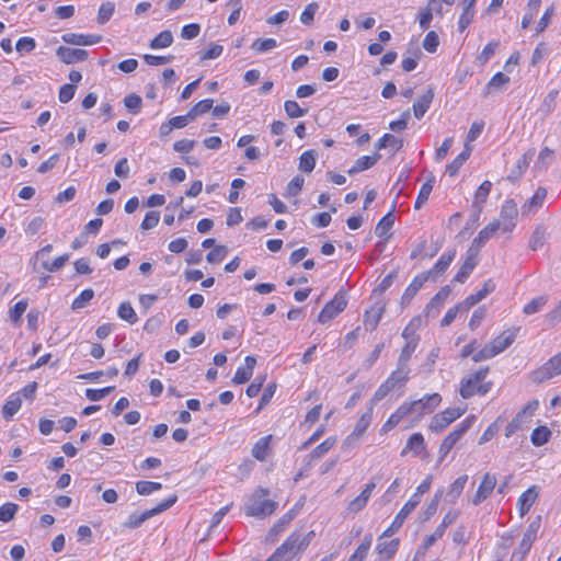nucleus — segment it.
I'll use <instances>...</instances> for the list:
<instances>
[{
    "mask_svg": "<svg viewBox=\"0 0 561 561\" xmlns=\"http://www.w3.org/2000/svg\"><path fill=\"white\" fill-rule=\"evenodd\" d=\"M472 151V147L470 145L465 144V148L462 152H460L449 164L446 167V172L450 176H455L462 164L468 160Z\"/></svg>",
    "mask_w": 561,
    "mask_h": 561,
    "instance_id": "obj_32",
    "label": "nucleus"
},
{
    "mask_svg": "<svg viewBox=\"0 0 561 561\" xmlns=\"http://www.w3.org/2000/svg\"><path fill=\"white\" fill-rule=\"evenodd\" d=\"M548 302V296L541 295L531 299L527 305L524 306L523 312L527 316L537 313Z\"/></svg>",
    "mask_w": 561,
    "mask_h": 561,
    "instance_id": "obj_50",
    "label": "nucleus"
},
{
    "mask_svg": "<svg viewBox=\"0 0 561 561\" xmlns=\"http://www.w3.org/2000/svg\"><path fill=\"white\" fill-rule=\"evenodd\" d=\"M537 496L538 492L536 486H530L518 497L517 504L520 516H524L529 512L530 507L536 502Z\"/></svg>",
    "mask_w": 561,
    "mask_h": 561,
    "instance_id": "obj_30",
    "label": "nucleus"
},
{
    "mask_svg": "<svg viewBox=\"0 0 561 561\" xmlns=\"http://www.w3.org/2000/svg\"><path fill=\"white\" fill-rule=\"evenodd\" d=\"M317 161V152L314 150H307L302 152L299 158V169L304 172L310 173L314 167Z\"/></svg>",
    "mask_w": 561,
    "mask_h": 561,
    "instance_id": "obj_47",
    "label": "nucleus"
},
{
    "mask_svg": "<svg viewBox=\"0 0 561 561\" xmlns=\"http://www.w3.org/2000/svg\"><path fill=\"white\" fill-rule=\"evenodd\" d=\"M377 149L391 148L393 152L399 151L403 147V140L392 134H385L376 145Z\"/></svg>",
    "mask_w": 561,
    "mask_h": 561,
    "instance_id": "obj_41",
    "label": "nucleus"
},
{
    "mask_svg": "<svg viewBox=\"0 0 561 561\" xmlns=\"http://www.w3.org/2000/svg\"><path fill=\"white\" fill-rule=\"evenodd\" d=\"M552 432L547 426H538L530 434V442L534 446L540 447L549 442Z\"/></svg>",
    "mask_w": 561,
    "mask_h": 561,
    "instance_id": "obj_39",
    "label": "nucleus"
},
{
    "mask_svg": "<svg viewBox=\"0 0 561 561\" xmlns=\"http://www.w3.org/2000/svg\"><path fill=\"white\" fill-rule=\"evenodd\" d=\"M496 477L493 473L486 472L480 485L478 486V490L473 497L471 499V502L473 505H479L483 501H485L493 492V490L496 486Z\"/></svg>",
    "mask_w": 561,
    "mask_h": 561,
    "instance_id": "obj_13",
    "label": "nucleus"
},
{
    "mask_svg": "<svg viewBox=\"0 0 561 561\" xmlns=\"http://www.w3.org/2000/svg\"><path fill=\"white\" fill-rule=\"evenodd\" d=\"M270 490L264 488H257L251 496L248 499L244 505V512L248 516H254L264 518L274 513L277 507V503L273 500L267 499Z\"/></svg>",
    "mask_w": 561,
    "mask_h": 561,
    "instance_id": "obj_3",
    "label": "nucleus"
},
{
    "mask_svg": "<svg viewBox=\"0 0 561 561\" xmlns=\"http://www.w3.org/2000/svg\"><path fill=\"white\" fill-rule=\"evenodd\" d=\"M214 101L211 99H205L196 103L188 112L191 114L190 117H193L194 119L203 115L207 112H209L213 108Z\"/></svg>",
    "mask_w": 561,
    "mask_h": 561,
    "instance_id": "obj_57",
    "label": "nucleus"
},
{
    "mask_svg": "<svg viewBox=\"0 0 561 561\" xmlns=\"http://www.w3.org/2000/svg\"><path fill=\"white\" fill-rule=\"evenodd\" d=\"M277 46V42L274 38H256L252 45L251 49L257 51V53H266L268 50H272Z\"/></svg>",
    "mask_w": 561,
    "mask_h": 561,
    "instance_id": "obj_55",
    "label": "nucleus"
},
{
    "mask_svg": "<svg viewBox=\"0 0 561 561\" xmlns=\"http://www.w3.org/2000/svg\"><path fill=\"white\" fill-rule=\"evenodd\" d=\"M22 401L19 394H12L2 408V416L10 420L21 408Z\"/></svg>",
    "mask_w": 561,
    "mask_h": 561,
    "instance_id": "obj_45",
    "label": "nucleus"
},
{
    "mask_svg": "<svg viewBox=\"0 0 561 561\" xmlns=\"http://www.w3.org/2000/svg\"><path fill=\"white\" fill-rule=\"evenodd\" d=\"M434 99V89L428 87L427 90L413 103V114L417 119H421Z\"/></svg>",
    "mask_w": 561,
    "mask_h": 561,
    "instance_id": "obj_21",
    "label": "nucleus"
},
{
    "mask_svg": "<svg viewBox=\"0 0 561 561\" xmlns=\"http://www.w3.org/2000/svg\"><path fill=\"white\" fill-rule=\"evenodd\" d=\"M519 327L511 328L502 332L499 336L489 342L484 347L478 351L473 356L472 360L479 363L492 358L500 353L504 352L515 341Z\"/></svg>",
    "mask_w": 561,
    "mask_h": 561,
    "instance_id": "obj_2",
    "label": "nucleus"
},
{
    "mask_svg": "<svg viewBox=\"0 0 561 561\" xmlns=\"http://www.w3.org/2000/svg\"><path fill=\"white\" fill-rule=\"evenodd\" d=\"M19 511V505L12 502H8L0 506V522L9 523L11 522L16 512Z\"/></svg>",
    "mask_w": 561,
    "mask_h": 561,
    "instance_id": "obj_54",
    "label": "nucleus"
},
{
    "mask_svg": "<svg viewBox=\"0 0 561 561\" xmlns=\"http://www.w3.org/2000/svg\"><path fill=\"white\" fill-rule=\"evenodd\" d=\"M477 251H473L472 248H469L463 264L460 266L459 271L454 277L455 282L463 283L469 277L473 268L477 266Z\"/></svg>",
    "mask_w": 561,
    "mask_h": 561,
    "instance_id": "obj_19",
    "label": "nucleus"
},
{
    "mask_svg": "<svg viewBox=\"0 0 561 561\" xmlns=\"http://www.w3.org/2000/svg\"><path fill=\"white\" fill-rule=\"evenodd\" d=\"M336 438L328 437L320 445H318L309 455V465L313 460L321 459L324 455L335 445Z\"/></svg>",
    "mask_w": 561,
    "mask_h": 561,
    "instance_id": "obj_40",
    "label": "nucleus"
},
{
    "mask_svg": "<svg viewBox=\"0 0 561 561\" xmlns=\"http://www.w3.org/2000/svg\"><path fill=\"white\" fill-rule=\"evenodd\" d=\"M435 179L432 176L426 182L423 183L421 186V190L419 192V195L416 197L414 207L416 209H420L428 199L431 192L434 186Z\"/></svg>",
    "mask_w": 561,
    "mask_h": 561,
    "instance_id": "obj_48",
    "label": "nucleus"
},
{
    "mask_svg": "<svg viewBox=\"0 0 561 561\" xmlns=\"http://www.w3.org/2000/svg\"><path fill=\"white\" fill-rule=\"evenodd\" d=\"M410 374V368L407 365H401L397 363V369L391 373V375L386 379L390 381V385L396 388L398 385H403L408 381Z\"/></svg>",
    "mask_w": 561,
    "mask_h": 561,
    "instance_id": "obj_34",
    "label": "nucleus"
},
{
    "mask_svg": "<svg viewBox=\"0 0 561 561\" xmlns=\"http://www.w3.org/2000/svg\"><path fill=\"white\" fill-rule=\"evenodd\" d=\"M439 45V38L436 32L431 31L426 34L423 41V47L428 53H435Z\"/></svg>",
    "mask_w": 561,
    "mask_h": 561,
    "instance_id": "obj_63",
    "label": "nucleus"
},
{
    "mask_svg": "<svg viewBox=\"0 0 561 561\" xmlns=\"http://www.w3.org/2000/svg\"><path fill=\"white\" fill-rule=\"evenodd\" d=\"M468 481V476L462 474L458 477L448 488L447 496L450 497L451 502H455L462 493Z\"/></svg>",
    "mask_w": 561,
    "mask_h": 561,
    "instance_id": "obj_46",
    "label": "nucleus"
},
{
    "mask_svg": "<svg viewBox=\"0 0 561 561\" xmlns=\"http://www.w3.org/2000/svg\"><path fill=\"white\" fill-rule=\"evenodd\" d=\"M546 197L547 190L545 187H538L535 194L522 206V216H530L535 214L542 207Z\"/></svg>",
    "mask_w": 561,
    "mask_h": 561,
    "instance_id": "obj_15",
    "label": "nucleus"
},
{
    "mask_svg": "<svg viewBox=\"0 0 561 561\" xmlns=\"http://www.w3.org/2000/svg\"><path fill=\"white\" fill-rule=\"evenodd\" d=\"M508 82L510 78L502 72L495 73L486 84L488 93H490L492 90H500Z\"/></svg>",
    "mask_w": 561,
    "mask_h": 561,
    "instance_id": "obj_60",
    "label": "nucleus"
},
{
    "mask_svg": "<svg viewBox=\"0 0 561 561\" xmlns=\"http://www.w3.org/2000/svg\"><path fill=\"white\" fill-rule=\"evenodd\" d=\"M465 408H448L432 417L428 428L433 433H442L454 421L459 419L465 413Z\"/></svg>",
    "mask_w": 561,
    "mask_h": 561,
    "instance_id": "obj_7",
    "label": "nucleus"
},
{
    "mask_svg": "<svg viewBox=\"0 0 561 561\" xmlns=\"http://www.w3.org/2000/svg\"><path fill=\"white\" fill-rule=\"evenodd\" d=\"M474 421V415L468 416L443 439L438 450L439 460H443L447 456V454L453 449V447L461 438V436L472 426Z\"/></svg>",
    "mask_w": 561,
    "mask_h": 561,
    "instance_id": "obj_6",
    "label": "nucleus"
},
{
    "mask_svg": "<svg viewBox=\"0 0 561 561\" xmlns=\"http://www.w3.org/2000/svg\"><path fill=\"white\" fill-rule=\"evenodd\" d=\"M313 531H309L306 535L293 533L265 561H287L294 559L300 552L305 551L309 546Z\"/></svg>",
    "mask_w": 561,
    "mask_h": 561,
    "instance_id": "obj_1",
    "label": "nucleus"
},
{
    "mask_svg": "<svg viewBox=\"0 0 561 561\" xmlns=\"http://www.w3.org/2000/svg\"><path fill=\"white\" fill-rule=\"evenodd\" d=\"M495 289V284L492 279H488L484 282L482 288L478 290L476 294L468 296L460 306H463V309L468 311L474 305L484 299L489 294H491Z\"/></svg>",
    "mask_w": 561,
    "mask_h": 561,
    "instance_id": "obj_20",
    "label": "nucleus"
},
{
    "mask_svg": "<svg viewBox=\"0 0 561 561\" xmlns=\"http://www.w3.org/2000/svg\"><path fill=\"white\" fill-rule=\"evenodd\" d=\"M386 537L382 535L378 538L376 551L381 559H392L399 547V539H392L390 541L383 540Z\"/></svg>",
    "mask_w": 561,
    "mask_h": 561,
    "instance_id": "obj_25",
    "label": "nucleus"
},
{
    "mask_svg": "<svg viewBox=\"0 0 561 561\" xmlns=\"http://www.w3.org/2000/svg\"><path fill=\"white\" fill-rule=\"evenodd\" d=\"M428 274L421 273L416 275L411 284L407 287L404 290L402 297H401V304L408 305L413 299V297L416 295V293L422 288V286L427 282Z\"/></svg>",
    "mask_w": 561,
    "mask_h": 561,
    "instance_id": "obj_24",
    "label": "nucleus"
},
{
    "mask_svg": "<svg viewBox=\"0 0 561 561\" xmlns=\"http://www.w3.org/2000/svg\"><path fill=\"white\" fill-rule=\"evenodd\" d=\"M124 105L131 113L138 114L141 110L142 100L139 95L131 93L124 98Z\"/></svg>",
    "mask_w": 561,
    "mask_h": 561,
    "instance_id": "obj_59",
    "label": "nucleus"
},
{
    "mask_svg": "<svg viewBox=\"0 0 561 561\" xmlns=\"http://www.w3.org/2000/svg\"><path fill=\"white\" fill-rule=\"evenodd\" d=\"M456 255V251H449L447 253H444L439 260L435 263V265L427 272H424L425 274H428V278H435L439 274H443L450 263L454 261Z\"/></svg>",
    "mask_w": 561,
    "mask_h": 561,
    "instance_id": "obj_28",
    "label": "nucleus"
},
{
    "mask_svg": "<svg viewBox=\"0 0 561 561\" xmlns=\"http://www.w3.org/2000/svg\"><path fill=\"white\" fill-rule=\"evenodd\" d=\"M548 238L547 228L543 225H538L535 230L533 231V234L529 240V248L533 251H537L540 248L543 247Z\"/></svg>",
    "mask_w": 561,
    "mask_h": 561,
    "instance_id": "obj_37",
    "label": "nucleus"
},
{
    "mask_svg": "<svg viewBox=\"0 0 561 561\" xmlns=\"http://www.w3.org/2000/svg\"><path fill=\"white\" fill-rule=\"evenodd\" d=\"M488 373L489 367H483L468 378H463L460 382V396L463 399H469L474 394L485 396L493 386L492 381H484Z\"/></svg>",
    "mask_w": 561,
    "mask_h": 561,
    "instance_id": "obj_4",
    "label": "nucleus"
},
{
    "mask_svg": "<svg viewBox=\"0 0 561 561\" xmlns=\"http://www.w3.org/2000/svg\"><path fill=\"white\" fill-rule=\"evenodd\" d=\"M162 488V484L159 482L152 481H138L136 483V491L139 495H150L154 491H158Z\"/></svg>",
    "mask_w": 561,
    "mask_h": 561,
    "instance_id": "obj_56",
    "label": "nucleus"
},
{
    "mask_svg": "<svg viewBox=\"0 0 561 561\" xmlns=\"http://www.w3.org/2000/svg\"><path fill=\"white\" fill-rule=\"evenodd\" d=\"M410 413H412V407H409L408 401H405L389 416L382 430L389 431L396 427Z\"/></svg>",
    "mask_w": 561,
    "mask_h": 561,
    "instance_id": "obj_29",
    "label": "nucleus"
},
{
    "mask_svg": "<svg viewBox=\"0 0 561 561\" xmlns=\"http://www.w3.org/2000/svg\"><path fill=\"white\" fill-rule=\"evenodd\" d=\"M56 55L60 61L67 65L77 64L80 61H84L89 53L85 49L81 48H70L67 46H59L56 50Z\"/></svg>",
    "mask_w": 561,
    "mask_h": 561,
    "instance_id": "obj_14",
    "label": "nucleus"
},
{
    "mask_svg": "<svg viewBox=\"0 0 561 561\" xmlns=\"http://www.w3.org/2000/svg\"><path fill=\"white\" fill-rule=\"evenodd\" d=\"M347 301L344 296L335 295L321 310L318 321L320 323H327L334 319L346 308Z\"/></svg>",
    "mask_w": 561,
    "mask_h": 561,
    "instance_id": "obj_11",
    "label": "nucleus"
},
{
    "mask_svg": "<svg viewBox=\"0 0 561 561\" xmlns=\"http://www.w3.org/2000/svg\"><path fill=\"white\" fill-rule=\"evenodd\" d=\"M178 500L176 495H172L167 500L159 503L156 507L145 511L142 513H131L127 519L122 524L124 528L136 529L140 527L146 520L158 515L175 504Z\"/></svg>",
    "mask_w": 561,
    "mask_h": 561,
    "instance_id": "obj_5",
    "label": "nucleus"
},
{
    "mask_svg": "<svg viewBox=\"0 0 561 561\" xmlns=\"http://www.w3.org/2000/svg\"><path fill=\"white\" fill-rule=\"evenodd\" d=\"M394 224L393 210L389 211L385 215L375 228V233L379 238H386L389 230L392 228Z\"/></svg>",
    "mask_w": 561,
    "mask_h": 561,
    "instance_id": "obj_43",
    "label": "nucleus"
},
{
    "mask_svg": "<svg viewBox=\"0 0 561 561\" xmlns=\"http://www.w3.org/2000/svg\"><path fill=\"white\" fill-rule=\"evenodd\" d=\"M424 448L423 435L421 433H414L409 437L405 447L401 451V456H404L408 451H412L414 456H419Z\"/></svg>",
    "mask_w": 561,
    "mask_h": 561,
    "instance_id": "obj_33",
    "label": "nucleus"
},
{
    "mask_svg": "<svg viewBox=\"0 0 561 561\" xmlns=\"http://www.w3.org/2000/svg\"><path fill=\"white\" fill-rule=\"evenodd\" d=\"M373 420V407H369L367 411L358 419L355 424V427L351 435L347 437V442H353L360 438L364 433L367 431Z\"/></svg>",
    "mask_w": 561,
    "mask_h": 561,
    "instance_id": "obj_23",
    "label": "nucleus"
},
{
    "mask_svg": "<svg viewBox=\"0 0 561 561\" xmlns=\"http://www.w3.org/2000/svg\"><path fill=\"white\" fill-rule=\"evenodd\" d=\"M173 43L172 32L169 30L162 31L154 38L151 39L149 46L151 49L167 48Z\"/></svg>",
    "mask_w": 561,
    "mask_h": 561,
    "instance_id": "obj_44",
    "label": "nucleus"
},
{
    "mask_svg": "<svg viewBox=\"0 0 561 561\" xmlns=\"http://www.w3.org/2000/svg\"><path fill=\"white\" fill-rule=\"evenodd\" d=\"M559 95V91L558 90H551L547 96L543 99L541 105H540V108L539 111L545 114V115H549L550 113H552V111L554 110L556 107V101H557V98Z\"/></svg>",
    "mask_w": 561,
    "mask_h": 561,
    "instance_id": "obj_52",
    "label": "nucleus"
},
{
    "mask_svg": "<svg viewBox=\"0 0 561 561\" xmlns=\"http://www.w3.org/2000/svg\"><path fill=\"white\" fill-rule=\"evenodd\" d=\"M442 402V396L439 393L425 394L423 398L408 402L409 407H412V413L417 412L420 414L430 413L434 411Z\"/></svg>",
    "mask_w": 561,
    "mask_h": 561,
    "instance_id": "obj_12",
    "label": "nucleus"
},
{
    "mask_svg": "<svg viewBox=\"0 0 561 561\" xmlns=\"http://www.w3.org/2000/svg\"><path fill=\"white\" fill-rule=\"evenodd\" d=\"M272 439V435H267L264 437H261L252 448V456L260 460L264 461L267 458L268 450H270V442Z\"/></svg>",
    "mask_w": 561,
    "mask_h": 561,
    "instance_id": "obj_35",
    "label": "nucleus"
},
{
    "mask_svg": "<svg viewBox=\"0 0 561 561\" xmlns=\"http://www.w3.org/2000/svg\"><path fill=\"white\" fill-rule=\"evenodd\" d=\"M117 314L122 320L130 324L137 322V314L129 302H122L118 307Z\"/></svg>",
    "mask_w": 561,
    "mask_h": 561,
    "instance_id": "obj_51",
    "label": "nucleus"
},
{
    "mask_svg": "<svg viewBox=\"0 0 561 561\" xmlns=\"http://www.w3.org/2000/svg\"><path fill=\"white\" fill-rule=\"evenodd\" d=\"M380 157L381 156L379 153H375L373 156H362L356 160L354 165L347 170V173L350 175H354L364 170H368L378 162Z\"/></svg>",
    "mask_w": 561,
    "mask_h": 561,
    "instance_id": "obj_31",
    "label": "nucleus"
},
{
    "mask_svg": "<svg viewBox=\"0 0 561 561\" xmlns=\"http://www.w3.org/2000/svg\"><path fill=\"white\" fill-rule=\"evenodd\" d=\"M373 543V534L368 533L364 536L360 545L354 551V553L350 557L348 561H365L368 551Z\"/></svg>",
    "mask_w": 561,
    "mask_h": 561,
    "instance_id": "obj_36",
    "label": "nucleus"
},
{
    "mask_svg": "<svg viewBox=\"0 0 561 561\" xmlns=\"http://www.w3.org/2000/svg\"><path fill=\"white\" fill-rule=\"evenodd\" d=\"M227 252L225 245H217L206 255V260L211 264L219 263L225 259Z\"/></svg>",
    "mask_w": 561,
    "mask_h": 561,
    "instance_id": "obj_64",
    "label": "nucleus"
},
{
    "mask_svg": "<svg viewBox=\"0 0 561 561\" xmlns=\"http://www.w3.org/2000/svg\"><path fill=\"white\" fill-rule=\"evenodd\" d=\"M420 504L417 494H413L410 500L403 505L400 512L396 515L391 525L382 533V537H390L397 533L403 525L407 517L415 510Z\"/></svg>",
    "mask_w": 561,
    "mask_h": 561,
    "instance_id": "obj_9",
    "label": "nucleus"
},
{
    "mask_svg": "<svg viewBox=\"0 0 561 561\" xmlns=\"http://www.w3.org/2000/svg\"><path fill=\"white\" fill-rule=\"evenodd\" d=\"M561 374V353L551 357L545 365L533 371L531 379L536 383H541L554 376Z\"/></svg>",
    "mask_w": 561,
    "mask_h": 561,
    "instance_id": "obj_8",
    "label": "nucleus"
},
{
    "mask_svg": "<svg viewBox=\"0 0 561 561\" xmlns=\"http://www.w3.org/2000/svg\"><path fill=\"white\" fill-rule=\"evenodd\" d=\"M500 229L501 222L497 219L493 220L478 233V236L473 239L470 248H472L473 251H477L478 253L480 248H482L488 242V240L493 237V234Z\"/></svg>",
    "mask_w": 561,
    "mask_h": 561,
    "instance_id": "obj_16",
    "label": "nucleus"
},
{
    "mask_svg": "<svg viewBox=\"0 0 561 561\" xmlns=\"http://www.w3.org/2000/svg\"><path fill=\"white\" fill-rule=\"evenodd\" d=\"M474 2H468L458 21V27L460 32H463L472 22L476 11L473 8Z\"/></svg>",
    "mask_w": 561,
    "mask_h": 561,
    "instance_id": "obj_49",
    "label": "nucleus"
},
{
    "mask_svg": "<svg viewBox=\"0 0 561 561\" xmlns=\"http://www.w3.org/2000/svg\"><path fill=\"white\" fill-rule=\"evenodd\" d=\"M420 337L419 336H412L405 345L402 347L400 356L398 358V363L401 365L409 366V362L411 359L412 354L414 353L417 344H419Z\"/></svg>",
    "mask_w": 561,
    "mask_h": 561,
    "instance_id": "obj_42",
    "label": "nucleus"
},
{
    "mask_svg": "<svg viewBox=\"0 0 561 561\" xmlns=\"http://www.w3.org/2000/svg\"><path fill=\"white\" fill-rule=\"evenodd\" d=\"M61 39L66 44H70V45L90 46V45H94V44H98L99 42H101L102 36L94 35V34L65 33L61 36Z\"/></svg>",
    "mask_w": 561,
    "mask_h": 561,
    "instance_id": "obj_18",
    "label": "nucleus"
},
{
    "mask_svg": "<svg viewBox=\"0 0 561 561\" xmlns=\"http://www.w3.org/2000/svg\"><path fill=\"white\" fill-rule=\"evenodd\" d=\"M534 154H535V150L534 149H530L527 152H525L516 161V164H515L514 169H512L511 173L508 174L507 180L511 181V182H514L517 179H519L522 176V174L527 170V168H528V165H529Z\"/></svg>",
    "mask_w": 561,
    "mask_h": 561,
    "instance_id": "obj_27",
    "label": "nucleus"
},
{
    "mask_svg": "<svg viewBox=\"0 0 561 561\" xmlns=\"http://www.w3.org/2000/svg\"><path fill=\"white\" fill-rule=\"evenodd\" d=\"M69 260V254H64L56 257L53 262L43 261L42 267L48 272L59 271Z\"/></svg>",
    "mask_w": 561,
    "mask_h": 561,
    "instance_id": "obj_62",
    "label": "nucleus"
},
{
    "mask_svg": "<svg viewBox=\"0 0 561 561\" xmlns=\"http://www.w3.org/2000/svg\"><path fill=\"white\" fill-rule=\"evenodd\" d=\"M114 10V2H102L98 13V22L100 24L106 23L113 15Z\"/></svg>",
    "mask_w": 561,
    "mask_h": 561,
    "instance_id": "obj_61",
    "label": "nucleus"
},
{
    "mask_svg": "<svg viewBox=\"0 0 561 561\" xmlns=\"http://www.w3.org/2000/svg\"><path fill=\"white\" fill-rule=\"evenodd\" d=\"M535 530L528 529L518 546V548L513 552L512 560L524 561L525 556L529 552L531 545L535 540Z\"/></svg>",
    "mask_w": 561,
    "mask_h": 561,
    "instance_id": "obj_26",
    "label": "nucleus"
},
{
    "mask_svg": "<svg viewBox=\"0 0 561 561\" xmlns=\"http://www.w3.org/2000/svg\"><path fill=\"white\" fill-rule=\"evenodd\" d=\"M375 488L376 483L374 481L366 484L365 489L360 492V494L348 503L346 507L347 512L351 514H357L358 512H360L367 505V502L371 496V493L375 490Z\"/></svg>",
    "mask_w": 561,
    "mask_h": 561,
    "instance_id": "obj_17",
    "label": "nucleus"
},
{
    "mask_svg": "<svg viewBox=\"0 0 561 561\" xmlns=\"http://www.w3.org/2000/svg\"><path fill=\"white\" fill-rule=\"evenodd\" d=\"M94 297V291L91 288L84 289L81 291V294L75 298L72 301L71 308L73 310H79L85 307V305L92 300Z\"/></svg>",
    "mask_w": 561,
    "mask_h": 561,
    "instance_id": "obj_58",
    "label": "nucleus"
},
{
    "mask_svg": "<svg viewBox=\"0 0 561 561\" xmlns=\"http://www.w3.org/2000/svg\"><path fill=\"white\" fill-rule=\"evenodd\" d=\"M284 108L288 117L298 118L302 117L308 113L307 108H301L296 101L287 100L284 103Z\"/></svg>",
    "mask_w": 561,
    "mask_h": 561,
    "instance_id": "obj_53",
    "label": "nucleus"
},
{
    "mask_svg": "<svg viewBox=\"0 0 561 561\" xmlns=\"http://www.w3.org/2000/svg\"><path fill=\"white\" fill-rule=\"evenodd\" d=\"M518 216L517 204L514 199H507L501 207L500 222L501 229L504 232H511L516 226V219Z\"/></svg>",
    "mask_w": 561,
    "mask_h": 561,
    "instance_id": "obj_10",
    "label": "nucleus"
},
{
    "mask_svg": "<svg viewBox=\"0 0 561 561\" xmlns=\"http://www.w3.org/2000/svg\"><path fill=\"white\" fill-rule=\"evenodd\" d=\"M385 311L383 307H374L370 310L366 311L364 314V324L367 330L374 331L378 327V323L382 317Z\"/></svg>",
    "mask_w": 561,
    "mask_h": 561,
    "instance_id": "obj_38",
    "label": "nucleus"
},
{
    "mask_svg": "<svg viewBox=\"0 0 561 561\" xmlns=\"http://www.w3.org/2000/svg\"><path fill=\"white\" fill-rule=\"evenodd\" d=\"M256 364L254 356H247L244 359V366L239 367L232 378L236 385H242L249 381L253 375V369Z\"/></svg>",
    "mask_w": 561,
    "mask_h": 561,
    "instance_id": "obj_22",
    "label": "nucleus"
}]
</instances>
